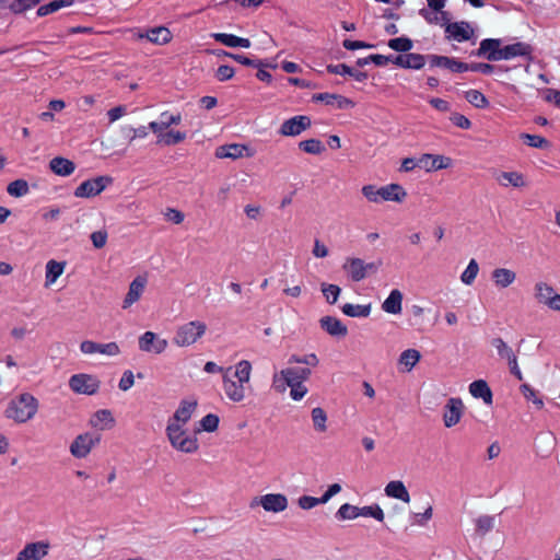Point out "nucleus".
I'll return each mask as SVG.
<instances>
[{"instance_id":"53","label":"nucleus","mask_w":560,"mask_h":560,"mask_svg":"<svg viewBox=\"0 0 560 560\" xmlns=\"http://www.w3.org/2000/svg\"><path fill=\"white\" fill-rule=\"evenodd\" d=\"M322 292L329 304H335L340 295L341 289L336 284H322Z\"/></svg>"},{"instance_id":"17","label":"nucleus","mask_w":560,"mask_h":560,"mask_svg":"<svg viewBox=\"0 0 560 560\" xmlns=\"http://www.w3.org/2000/svg\"><path fill=\"white\" fill-rule=\"evenodd\" d=\"M533 47L524 42L506 45L501 49V60H510L515 57H524L532 60Z\"/></svg>"},{"instance_id":"29","label":"nucleus","mask_w":560,"mask_h":560,"mask_svg":"<svg viewBox=\"0 0 560 560\" xmlns=\"http://www.w3.org/2000/svg\"><path fill=\"white\" fill-rule=\"evenodd\" d=\"M139 38H147L153 44L163 45L172 39V34L168 28L158 26L149 30L145 34H139Z\"/></svg>"},{"instance_id":"37","label":"nucleus","mask_w":560,"mask_h":560,"mask_svg":"<svg viewBox=\"0 0 560 560\" xmlns=\"http://www.w3.org/2000/svg\"><path fill=\"white\" fill-rule=\"evenodd\" d=\"M497 180L501 186H504V187H506L509 185L516 187V188L525 186L524 176H523V174H521L518 172H502L497 177Z\"/></svg>"},{"instance_id":"20","label":"nucleus","mask_w":560,"mask_h":560,"mask_svg":"<svg viewBox=\"0 0 560 560\" xmlns=\"http://www.w3.org/2000/svg\"><path fill=\"white\" fill-rule=\"evenodd\" d=\"M428 59L432 67H441L451 70L452 72L467 71V63L462 62L455 58L445 56L429 55Z\"/></svg>"},{"instance_id":"32","label":"nucleus","mask_w":560,"mask_h":560,"mask_svg":"<svg viewBox=\"0 0 560 560\" xmlns=\"http://www.w3.org/2000/svg\"><path fill=\"white\" fill-rule=\"evenodd\" d=\"M407 196L406 190L398 184H389L382 187V201L401 202Z\"/></svg>"},{"instance_id":"60","label":"nucleus","mask_w":560,"mask_h":560,"mask_svg":"<svg viewBox=\"0 0 560 560\" xmlns=\"http://www.w3.org/2000/svg\"><path fill=\"white\" fill-rule=\"evenodd\" d=\"M232 59L237 61L241 65L254 68H260L261 66H266L262 60L259 59H250L244 55L233 54Z\"/></svg>"},{"instance_id":"63","label":"nucleus","mask_w":560,"mask_h":560,"mask_svg":"<svg viewBox=\"0 0 560 560\" xmlns=\"http://www.w3.org/2000/svg\"><path fill=\"white\" fill-rule=\"evenodd\" d=\"M160 119L162 120V125L164 129H167L172 125H179L182 121L180 114H170L168 112H164L161 114Z\"/></svg>"},{"instance_id":"9","label":"nucleus","mask_w":560,"mask_h":560,"mask_svg":"<svg viewBox=\"0 0 560 560\" xmlns=\"http://www.w3.org/2000/svg\"><path fill=\"white\" fill-rule=\"evenodd\" d=\"M139 349L147 353L161 354L167 348V340L153 331H145L138 339Z\"/></svg>"},{"instance_id":"10","label":"nucleus","mask_w":560,"mask_h":560,"mask_svg":"<svg viewBox=\"0 0 560 560\" xmlns=\"http://www.w3.org/2000/svg\"><path fill=\"white\" fill-rule=\"evenodd\" d=\"M312 125L311 118L305 115H298L282 122L279 133L284 137H296L308 129Z\"/></svg>"},{"instance_id":"47","label":"nucleus","mask_w":560,"mask_h":560,"mask_svg":"<svg viewBox=\"0 0 560 560\" xmlns=\"http://www.w3.org/2000/svg\"><path fill=\"white\" fill-rule=\"evenodd\" d=\"M359 516V506H354L349 503L342 504L336 512V517L340 521L354 520Z\"/></svg>"},{"instance_id":"50","label":"nucleus","mask_w":560,"mask_h":560,"mask_svg":"<svg viewBox=\"0 0 560 560\" xmlns=\"http://www.w3.org/2000/svg\"><path fill=\"white\" fill-rule=\"evenodd\" d=\"M478 272H479L478 262L475 259H471L460 276L462 282L467 285H470L475 281Z\"/></svg>"},{"instance_id":"64","label":"nucleus","mask_w":560,"mask_h":560,"mask_svg":"<svg viewBox=\"0 0 560 560\" xmlns=\"http://www.w3.org/2000/svg\"><path fill=\"white\" fill-rule=\"evenodd\" d=\"M287 387L291 388L290 396L293 400H301L307 394V388L303 383L287 385Z\"/></svg>"},{"instance_id":"24","label":"nucleus","mask_w":560,"mask_h":560,"mask_svg":"<svg viewBox=\"0 0 560 560\" xmlns=\"http://www.w3.org/2000/svg\"><path fill=\"white\" fill-rule=\"evenodd\" d=\"M320 327L330 336L345 337L348 334V328L341 323L340 319L332 316H324L319 320Z\"/></svg>"},{"instance_id":"44","label":"nucleus","mask_w":560,"mask_h":560,"mask_svg":"<svg viewBox=\"0 0 560 560\" xmlns=\"http://www.w3.org/2000/svg\"><path fill=\"white\" fill-rule=\"evenodd\" d=\"M7 191L10 196L23 197L28 194L30 187L25 179H15L8 185Z\"/></svg>"},{"instance_id":"13","label":"nucleus","mask_w":560,"mask_h":560,"mask_svg":"<svg viewBox=\"0 0 560 560\" xmlns=\"http://www.w3.org/2000/svg\"><path fill=\"white\" fill-rule=\"evenodd\" d=\"M230 371L231 368L226 369L222 377L224 393L233 402H241L246 397V385L231 378L228 375Z\"/></svg>"},{"instance_id":"35","label":"nucleus","mask_w":560,"mask_h":560,"mask_svg":"<svg viewBox=\"0 0 560 560\" xmlns=\"http://www.w3.org/2000/svg\"><path fill=\"white\" fill-rule=\"evenodd\" d=\"M555 294V289L547 282L538 281L534 285V298L539 304L547 305Z\"/></svg>"},{"instance_id":"7","label":"nucleus","mask_w":560,"mask_h":560,"mask_svg":"<svg viewBox=\"0 0 560 560\" xmlns=\"http://www.w3.org/2000/svg\"><path fill=\"white\" fill-rule=\"evenodd\" d=\"M100 380L91 374H74L69 380V387L77 394L94 395L100 389Z\"/></svg>"},{"instance_id":"42","label":"nucleus","mask_w":560,"mask_h":560,"mask_svg":"<svg viewBox=\"0 0 560 560\" xmlns=\"http://www.w3.org/2000/svg\"><path fill=\"white\" fill-rule=\"evenodd\" d=\"M299 149L308 154L318 155L325 151V145L318 139H307L299 142Z\"/></svg>"},{"instance_id":"45","label":"nucleus","mask_w":560,"mask_h":560,"mask_svg":"<svg viewBox=\"0 0 560 560\" xmlns=\"http://www.w3.org/2000/svg\"><path fill=\"white\" fill-rule=\"evenodd\" d=\"M492 346L497 349L498 355L503 360L509 361L516 355L513 349L502 338H494Z\"/></svg>"},{"instance_id":"5","label":"nucleus","mask_w":560,"mask_h":560,"mask_svg":"<svg viewBox=\"0 0 560 560\" xmlns=\"http://www.w3.org/2000/svg\"><path fill=\"white\" fill-rule=\"evenodd\" d=\"M381 261L365 262L361 258L348 257L346 258L342 269L351 278L352 281L359 282L363 280L369 273H374L378 270Z\"/></svg>"},{"instance_id":"59","label":"nucleus","mask_w":560,"mask_h":560,"mask_svg":"<svg viewBox=\"0 0 560 560\" xmlns=\"http://www.w3.org/2000/svg\"><path fill=\"white\" fill-rule=\"evenodd\" d=\"M200 425L203 431L213 432L218 429L219 417L213 413H208L200 420Z\"/></svg>"},{"instance_id":"4","label":"nucleus","mask_w":560,"mask_h":560,"mask_svg":"<svg viewBox=\"0 0 560 560\" xmlns=\"http://www.w3.org/2000/svg\"><path fill=\"white\" fill-rule=\"evenodd\" d=\"M207 330V325L201 320H191L180 325L175 332L173 342L178 347H189L196 343Z\"/></svg>"},{"instance_id":"61","label":"nucleus","mask_w":560,"mask_h":560,"mask_svg":"<svg viewBox=\"0 0 560 560\" xmlns=\"http://www.w3.org/2000/svg\"><path fill=\"white\" fill-rule=\"evenodd\" d=\"M235 71L231 66L222 65L215 71V78L220 82L228 81L233 78Z\"/></svg>"},{"instance_id":"39","label":"nucleus","mask_w":560,"mask_h":560,"mask_svg":"<svg viewBox=\"0 0 560 560\" xmlns=\"http://www.w3.org/2000/svg\"><path fill=\"white\" fill-rule=\"evenodd\" d=\"M252 375V364L247 360H242L235 365L234 377L237 382L248 385Z\"/></svg>"},{"instance_id":"34","label":"nucleus","mask_w":560,"mask_h":560,"mask_svg":"<svg viewBox=\"0 0 560 560\" xmlns=\"http://www.w3.org/2000/svg\"><path fill=\"white\" fill-rule=\"evenodd\" d=\"M491 278L497 287L508 288L515 281L516 273L508 268H495L491 273Z\"/></svg>"},{"instance_id":"56","label":"nucleus","mask_w":560,"mask_h":560,"mask_svg":"<svg viewBox=\"0 0 560 560\" xmlns=\"http://www.w3.org/2000/svg\"><path fill=\"white\" fill-rule=\"evenodd\" d=\"M42 0H13L10 3V9L14 13H22L37 5Z\"/></svg>"},{"instance_id":"49","label":"nucleus","mask_w":560,"mask_h":560,"mask_svg":"<svg viewBox=\"0 0 560 560\" xmlns=\"http://www.w3.org/2000/svg\"><path fill=\"white\" fill-rule=\"evenodd\" d=\"M465 98L467 100V102H469L471 105H474L477 108H485L489 105V102L486 98V96L478 90L467 91L465 93Z\"/></svg>"},{"instance_id":"40","label":"nucleus","mask_w":560,"mask_h":560,"mask_svg":"<svg viewBox=\"0 0 560 560\" xmlns=\"http://www.w3.org/2000/svg\"><path fill=\"white\" fill-rule=\"evenodd\" d=\"M73 2H74V0H52L47 4L40 5L37 9V15L46 16L48 14L57 12L58 10H60L62 8L73 4Z\"/></svg>"},{"instance_id":"8","label":"nucleus","mask_w":560,"mask_h":560,"mask_svg":"<svg viewBox=\"0 0 560 560\" xmlns=\"http://www.w3.org/2000/svg\"><path fill=\"white\" fill-rule=\"evenodd\" d=\"M261 506L267 512L279 513L288 508V499L282 493H268L260 497H255L249 508Z\"/></svg>"},{"instance_id":"28","label":"nucleus","mask_w":560,"mask_h":560,"mask_svg":"<svg viewBox=\"0 0 560 560\" xmlns=\"http://www.w3.org/2000/svg\"><path fill=\"white\" fill-rule=\"evenodd\" d=\"M247 151V148L243 144L231 143L225 145H220L215 150V156L218 159H240L244 156V152Z\"/></svg>"},{"instance_id":"19","label":"nucleus","mask_w":560,"mask_h":560,"mask_svg":"<svg viewBox=\"0 0 560 560\" xmlns=\"http://www.w3.org/2000/svg\"><path fill=\"white\" fill-rule=\"evenodd\" d=\"M147 285V278L143 276L136 277L129 284V290L122 303V308L130 307L133 303L139 301Z\"/></svg>"},{"instance_id":"21","label":"nucleus","mask_w":560,"mask_h":560,"mask_svg":"<svg viewBox=\"0 0 560 560\" xmlns=\"http://www.w3.org/2000/svg\"><path fill=\"white\" fill-rule=\"evenodd\" d=\"M445 32L448 38H453L457 42L469 40L474 34L472 28L467 22L448 23L445 27Z\"/></svg>"},{"instance_id":"31","label":"nucleus","mask_w":560,"mask_h":560,"mask_svg":"<svg viewBox=\"0 0 560 560\" xmlns=\"http://www.w3.org/2000/svg\"><path fill=\"white\" fill-rule=\"evenodd\" d=\"M327 71L332 74L350 75L358 82H363L368 79V73L363 71H355L346 63L328 65Z\"/></svg>"},{"instance_id":"2","label":"nucleus","mask_w":560,"mask_h":560,"mask_svg":"<svg viewBox=\"0 0 560 560\" xmlns=\"http://www.w3.org/2000/svg\"><path fill=\"white\" fill-rule=\"evenodd\" d=\"M166 435L171 445L179 452L191 454L199 447L197 438L187 434L178 423L168 422L166 427Z\"/></svg>"},{"instance_id":"26","label":"nucleus","mask_w":560,"mask_h":560,"mask_svg":"<svg viewBox=\"0 0 560 560\" xmlns=\"http://www.w3.org/2000/svg\"><path fill=\"white\" fill-rule=\"evenodd\" d=\"M469 393L472 397L482 399L487 405L492 404V392L487 382L483 380H478L470 383Z\"/></svg>"},{"instance_id":"6","label":"nucleus","mask_w":560,"mask_h":560,"mask_svg":"<svg viewBox=\"0 0 560 560\" xmlns=\"http://www.w3.org/2000/svg\"><path fill=\"white\" fill-rule=\"evenodd\" d=\"M113 184L110 176H97L82 182L74 190L77 198H91L100 195L107 186Z\"/></svg>"},{"instance_id":"27","label":"nucleus","mask_w":560,"mask_h":560,"mask_svg":"<svg viewBox=\"0 0 560 560\" xmlns=\"http://www.w3.org/2000/svg\"><path fill=\"white\" fill-rule=\"evenodd\" d=\"M313 100L324 102L327 105H332L340 109L353 106V102L351 100L338 94L319 93L315 94Z\"/></svg>"},{"instance_id":"25","label":"nucleus","mask_w":560,"mask_h":560,"mask_svg":"<svg viewBox=\"0 0 560 560\" xmlns=\"http://www.w3.org/2000/svg\"><path fill=\"white\" fill-rule=\"evenodd\" d=\"M404 295L398 289L390 291L387 299L382 303V310L385 313L397 315L401 313Z\"/></svg>"},{"instance_id":"38","label":"nucleus","mask_w":560,"mask_h":560,"mask_svg":"<svg viewBox=\"0 0 560 560\" xmlns=\"http://www.w3.org/2000/svg\"><path fill=\"white\" fill-rule=\"evenodd\" d=\"M65 264L56 260H49L46 265V287L56 282V280L62 275Z\"/></svg>"},{"instance_id":"36","label":"nucleus","mask_w":560,"mask_h":560,"mask_svg":"<svg viewBox=\"0 0 560 560\" xmlns=\"http://www.w3.org/2000/svg\"><path fill=\"white\" fill-rule=\"evenodd\" d=\"M91 423L100 430H108L114 427L115 419L109 410L102 409L94 413Z\"/></svg>"},{"instance_id":"22","label":"nucleus","mask_w":560,"mask_h":560,"mask_svg":"<svg viewBox=\"0 0 560 560\" xmlns=\"http://www.w3.org/2000/svg\"><path fill=\"white\" fill-rule=\"evenodd\" d=\"M197 401L196 400H187L184 399L180 401L178 408L176 409L173 417L168 420V422H175L180 424L182 427L187 423L194 411L196 410Z\"/></svg>"},{"instance_id":"51","label":"nucleus","mask_w":560,"mask_h":560,"mask_svg":"<svg viewBox=\"0 0 560 560\" xmlns=\"http://www.w3.org/2000/svg\"><path fill=\"white\" fill-rule=\"evenodd\" d=\"M412 46V40L408 37H396L388 40V47L400 52L409 51Z\"/></svg>"},{"instance_id":"15","label":"nucleus","mask_w":560,"mask_h":560,"mask_svg":"<svg viewBox=\"0 0 560 560\" xmlns=\"http://www.w3.org/2000/svg\"><path fill=\"white\" fill-rule=\"evenodd\" d=\"M50 545L48 541H36L26 544L18 553L16 560H42L47 556Z\"/></svg>"},{"instance_id":"33","label":"nucleus","mask_w":560,"mask_h":560,"mask_svg":"<svg viewBox=\"0 0 560 560\" xmlns=\"http://www.w3.org/2000/svg\"><path fill=\"white\" fill-rule=\"evenodd\" d=\"M385 493L387 497L399 499L402 502H410L409 492L400 480L389 481L385 487Z\"/></svg>"},{"instance_id":"18","label":"nucleus","mask_w":560,"mask_h":560,"mask_svg":"<svg viewBox=\"0 0 560 560\" xmlns=\"http://www.w3.org/2000/svg\"><path fill=\"white\" fill-rule=\"evenodd\" d=\"M452 160L443 155L422 154L418 159V167L425 170L427 172L438 171L447 168L451 165Z\"/></svg>"},{"instance_id":"57","label":"nucleus","mask_w":560,"mask_h":560,"mask_svg":"<svg viewBox=\"0 0 560 560\" xmlns=\"http://www.w3.org/2000/svg\"><path fill=\"white\" fill-rule=\"evenodd\" d=\"M211 37L228 47H237L238 36L226 33H212Z\"/></svg>"},{"instance_id":"55","label":"nucleus","mask_w":560,"mask_h":560,"mask_svg":"<svg viewBox=\"0 0 560 560\" xmlns=\"http://www.w3.org/2000/svg\"><path fill=\"white\" fill-rule=\"evenodd\" d=\"M359 513L360 516L373 517L380 522L384 520V512L377 504L359 508Z\"/></svg>"},{"instance_id":"11","label":"nucleus","mask_w":560,"mask_h":560,"mask_svg":"<svg viewBox=\"0 0 560 560\" xmlns=\"http://www.w3.org/2000/svg\"><path fill=\"white\" fill-rule=\"evenodd\" d=\"M98 442L100 438L91 433L79 434L70 445V453L75 458H85Z\"/></svg>"},{"instance_id":"58","label":"nucleus","mask_w":560,"mask_h":560,"mask_svg":"<svg viewBox=\"0 0 560 560\" xmlns=\"http://www.w3.org/2000/svg\"><path fill=\"white\" fill-rule=\"evenodd\" d=\"M382 187L377 188L375 185H365L362 187L363 196L371 202H381Z\"/></svg>"},{"instance_id":"41","label":"nucleus","mask_w":560,"mask_h":560,"mask_svg":"<svg viewBox=\"0 0 560 560\" xmlns=\"http://www.w3.org/2000/svg\"><path fill=\"white\" fill-rule=\"evenodd\" d=\"M421 354L416 349H407L399 355V364L406 366L407 371H411L412 368L419 362Z\"/></svg>"},{"instance_id":"3","label":"nucleus","mask_w":560,"mask_h":560,"mask_svg":"<svg viewBox=\"0 0 560 560\" xmlns=\"http://www.w3.org/2000/svg\"><path fill=\"white\" fill-rule=\"evenodd\" d=\"M312 371L308 368H287L272 376V387L278 393H284L287 385L304 383L310 378Z\"/></svg>"},{"instance_id":"23","label":"nucleus","mask_w":560,"mask_h":560,"mask_svg":"<svg viewBox=\"0 0 560 560\" xmlns=\"http://www.w3.org/2000/svg\"><path fill=\"white\" fill-rule=\"evenodd\" d=\"M393 63L405 69H421L425 65V56L420 54H405L395 56Z\"/></svg>"},{"instance_id":"14","label":"nucleus","mask_w":560,"mask_h":560,"mask_svg":"<svg viewBox=\"0 0 560 560\" xmlns=\"http://www.w3.org/2000/svg\"><path fill=\"white\" fill-rule=\"evenodd\" d=\"M80 350L84 354L101 353L108 357H115L120 353L119 346L116 342L98 343L92 340H84L80 345Z\"/></svg>"},{"instance_id":"46","label":"nucleus","mask_w":560,"mask_h":560,"mask_svg":"<svg viewBox=\"0 0 560 560\" xmlns=\"http://www.w3.org/2000/svg\"><path fill=\"white\" fill-rule=\"evenodd\" d=\"M186 132H182L178 130H170L164 135H161V139L158 140V143H163L165 145H175L177 143L183 142L186 139Z\"/></svg>"},{"instance_id":"48","label":"nucleus","mask_w":560,"mask_h":560,"mask_svg":"<svg viewBox=\"0 0 560 560\" xmlns=\"http://www.w3.org/2000/svg\"><path fill=\"white\" fill-rule=\"evenodd\" d=\"M312 421L317 432H325L327 416L323 408L316 407L312 410Z\"/></svg>"},{"instance_id":"54","label":"nucleus","mask_w":560,"mask_h":560,"mask_svg":"<svg viewBox=\"0 0 560 560\" xmlns=\"http://www.w3.org/2000/svg\"><path fill=\"white\" fill-rule=\"evenodd\" d=\"M521 139L524 140V142L532 148L542 149L547 148L549 144L547 139L536 135L522 133Z\"/></svg>"},{"instance_id":"52","label":"nucleus","mask_w":560,"mask_h":560,"mask_svg":"<svg viewBox=\"0 0 560 560\" xmlns=\"http://www.w3.org/2000/svg\"><path fill=\"white\" fill-rule=\"evenodd\" d=\"M494 526V517L491 515H481L476 520V530L480 535H486Z\"/></svg>"},{"instance_id":"30","label":"nucleus","mask_w":560,"mask_h":560,"mask_svg":"<svg viewBox=\"0 0 560 560\" xmlns=\"http://www.w3.org/2000/svg\"><path fill=\"white\" fill-rule=\"evenodd\" d=\"M49 167L56 175L69 176L74 172L75 164L66 158L57 156L50 160Z\"/></svg>"},{"instance_id":"16","label":"nucleus","mask_w":560,"mask_h":560,"mask_svg":"<svg viewBox=\"0 0 560 560\" xmlns=\"http://www.w3.org/2000/svg\"><path fill=\"white\" fill-rule=\"evenodd\" d=\"M501 39L497 38L482 39L476 55L485 57L489 61H499L501 60Z\"/></svg>"},{"instance_id":"1","label":"nucleus","mask_w":560,"mask_h":560,"mask_svg":"<svg viewBox=\"0 0 560 560\" xmlns=\"http://www.w3.org/2000/svg\"><path fill=\"white\" fill-rule=\"evenodd\" d=\"M37 410L38 400L33 395L23 393L9 401L4 416L16 423H25L34 418Z\"/></svg>"},{"instance_id":"43","label":"nucleus","mask_w":560,"mask_h":560,"mask_svg":"<svg viewBox=\"0 0 560 560\" xmlns=\"http://www.w3.org/2000/svg\"><path fill=\"white\" fill-rule=\"evenodd\" d=\"M345 315L350 317H368L371 313V305H354L347 303L342 306Z\"/></svg>"},{"instance_id":"12","label":"nucleus","mask_w":560,"mask_h":560,"mask_svg":"<svg viewBox=\"0 0 560 560\" xmlns=\"http://www.w3.org/2000/svg\"><path fill=\"white\" fill-rule=\"evenodd\" d=\"M464 404L460 398L452 397L444 406L443 422L446 428L456 425L463 416Z\"/></svg>"},{"instance_id":"62","label":"nucleus","mask_w":560,"mask_h":560,"mask_svg":"<svg viewBox=\"0 0 560 560\" xmlns=\"http://www.w3.org/2000/svg\"><path fill=\"white\" fill-rule=\"evenodd\" d=\"M495 67L490 63L472 62L467 63V71L481 72L483 74H490L494 71Z\"/></svg>"}]
</instances>
